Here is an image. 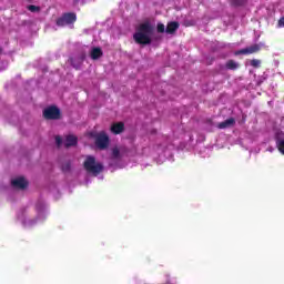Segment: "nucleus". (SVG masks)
<instances>
[{
  "label": "nucleus",
  "mask_w": 284,
  "mask_h": 284,
  "mask_svg": "<svg viewBox=\"0 0 284 284\" xmlns=\"http://www.w3.org/2000/svg\"><path fill=\"white\" fill-rule=\"evenodd\" d=\"M28 10L30 12H40L41 8H39L38 6L31 4L28 7Z\"/></svg>",
  "instance_id": "nucleus-20"
},
{
  "label": "nucleus",
  "mask_w": 284,
  "mask_h": 284,
  "mask_svg": "<svg viewBox=\"0 0 284 284\" xmlns=\"http://www.w3.org/2000/svg\"><path fill=\"white\" fill-rule=\"evenodd\" d=\"M278 26H280V28H284V18H281L278 20Z\"/></svg>",
  "instance_id": "nucleus-24"
},
{
  "label": "nucleus",
  "mask_w": 284,
  "mask_h": 284,
  "mask_svg": "<svg viewBox=\"0 0 284 284\" xmlns=\"http://www.w3.org/2000/svg\"><path fill=\"white\" fill-rule=\"evenodd\" d=\"M152 34H154V26L150 22H143L133 34V39L140 45H150L152 43Z\"/></svg>",
  "instance_id": "nucleus-1"
},
{
  "label": "nucleus",
  "mask_w": 284,
  "mask_h": 284,
  "mask_svg": "<svg viewBox=\"0 0 284 284\" xmlns=\"http://www.w3.org/2000/svg\"><path fill=\"white\" fill-rule=\"evenodd\" d=\"M226 70H237L239 68V62L234 60H229L225 64Z\"/></svg>",
  "instance_id": "nucleus-17"
},
{
  "label": "nucleus",
  "mask_w": 284,
  "mask_h": 284,
  "mask_svg": "<svg viewBox=\"0 0 284 284\" xmlns=\"http://www.w3.org/2000/svg\"><path fill=\"white\" fill-rule=\"evenodd\" d=\"M92 136H94L95 145L99 150H108V146L110 145V136H108L105 131H101L100 133H97Z\"/></svg>",
  "instance_id": "nucleus-4"
},
{
  "label": "nucleus",
  "mask_w": 284,
  "mask_h": 284,
  "mask_svg": "<svg viewBox=\"0 0 284 284\" xmlns=\"http://www.w3.org/2000/svg\"><path fill=\"white\" fill-rule=\"evenodd\" d=\"M251 65H252L253 68H261V60L253 59V60L251 61Z\"/></svg>",
  "instance_id": "nucleus-21"
},
{
  "label": "nucleus",
  "mask_w": 284,
  "mask_h": 284,
  "mask_svg": "<svg viewBox=\"0 0 284 284\" xmlns=\"http://www.w3.org/2000/svg\"><path fill=\"white\" fill-rule=\"evenodd\" d=\"M263 45H265V44H263V43L253 44L245 49H241L240 51L236 52V54H254V53L258 52L261 50V48H263Z\"/></svg>",
  "instance_id": "nucleus-8"
},
{
  "label": "nucleus",
  "mask_w": 284,
  "mask_h": 284,
  "mask_svg": "<svg viewBox=\"0 0 284 284\" xmlns=\"http://www.w3.org/2000/svg\"><path fill=\"white\" fill-rule=\"evenodd\" d=\"M84 170H87L89 174L98 176V174H101V171L103 170V163L97 162L94 156L88 155L84 161Z\"/></svg>",
  "instance_id": "nucleus-2"
},
{
  "label": "nucleus",
  "mask_w": 284,
  "mask_h": 284,
  "mask_svg": "<svg viewBox=\"0 0 284 284\" xmlns=\"http://www.w3.org/2000/svg\"><path fill=\"white\" fill-rule=\"evenodd\" d=\"M55 143L58 145V148H60L61 143H63V140L61 139V136H55Z\"/></svg>",
  "instance_id": "nucleus-23"
},
{
  "label": "nucleus",
  "mask_w": 284,
  "mask_h": 284,
  "mask_svg": "<svg viewBox=\"0 0 284 284\" xmlns=\"http://www.w3.org/2000/svg\"><path fill=\"white\" fill-rule=\"evenodd\" d=\"M36 210L38 212V217L36 220H28L26 217H19V220L21 221L22 225L24 227H32V225H37V221H39V219H45V214L43 212H45V202H38L36 205Z\"/></svg>",
  "instance_id": "nucleus-3"
},
{
  "label": "nucleus",
  "mask_w": 284,
  "mask_h": 284,
  "mask_svg": "<svg viewBox=\"0 0 284 284\" xmlns=\"http://www.w3.org/2000/svg\"><path fill=\"white\" fill-rule=\"evenodd\" d=\"M156 30L158 32H160L161 34H163V32H165L166 28H165V24L163 23H158V27H156Z\"/></svg>",
  "instance_id": "nucleus-19"
},
{
  "label": "nucleus",
  "mask_w": 284,
  "mask_h": 284,
  "mask_svg": "<svg viewBox=\"0 0 284 284\" xmlns=\"http://www.w3.org/2000/svg\"><path fill=\"white\" fill-rule=\"evenodd\" d=\"M112 159L113 160L121 159V151L119 150V148H113L112 149Z\"/></svg>",
  "instance_id": "nucleus-18"
},
{
  "label": "nucleus",
  "mask_w": 284,
  "mask_h": 284,
  "mask_svg": "<svg viewBox=\"0 0 284 284\" xmlns=\"http://www.w3.org/2000/svg\"><path fill=\"white\" fill-rule=\"evenodd\" d=\"M83 61H85V55H80L70 59V63L73 68H75V70H79V68L83 65Z\"/></svg>",
  "instance_id": "nucleus-10"
},
{
  "label": "nucleus",
  "mask_w": 284,
  "mask_h": 284,
  "mask_svg": "<svg viewBox=\"0 0 284 284\" xmlns=\"http://www.w3.org/2000/svg\"><path fill=\"white\" fill-rule=\"evenodd\" d=\"M78 141H79V140L77 139V136H74V135H68V136L65 138V140H64V145H65L67 148H72V146L77 145Z\"/></svg>",
  "instance_id": "nucleus-14"
},
{
  "label": "nucleus",
  "mask_w": 284,
  "mask_h": 284,
  "mask_svg": "<svg viewBox=\"0 0 284 284\" xmlns=\"http://www.w3.org/2000/svg\"><path fill=\"white\" fill-rule=\"evenodd\" d=\"M77 21V13H64L61 18L57 20V26L63 28L65 26H70Z\"/></svg>",
  "instance_id": "nucleus-6"
},
{
  "label": "nucleus",
  "mask_w": 284,
  "mask_h": 284,
  "mask_svg": "<svg viewBox=\"0 0 284 284\" xmlns=\"http://www.w3.org/2000/svg\"><path fill=\"white\" fill-rule=\"evenodd\" d=\"M125 130V124L123 122L113 123L111 126V132L113 134H121Z\"/></svg>",
  "instance_id": "nucleus-11"
},
{
  "label": "nucleus",
  "mask_w": 284,
  "mask_h": 284,
  "mask_svg": "<svg viewBox=\"0 0 284 284\" xmlns=\"http://www.w3.org/2000/svg\"><path fill=\"white\" fill-rule=\"evenodd\" d=\"M43 116L48 121H57L61 116V110L57 106H49L43 110Z\"/></svg>",
  "instance_id": "nucleus-5"
},
{
  "label": "nucleus",
  "mask_w": 284,
  "mask_h": 284,
  "mask_svg": "<svg viewBox=\"0 0 284 284\" xmlns=\"http://www.w3.org/2000/svg\"><path fill=\"white\" fill-rule=\"evenodd\" d=\"M11 185L14 190H26L28 187V180L23 176L11 180Z\"/></svg>",
  "instance_id": "nucleus-7"
},
{
  "label": "nucleus",
  "mask_w": 284,
  "mask_h": 284,
  "mask_svg": "<svg viewBox=\"0 0 284 284\" xmlns=\"http://www.w3.org/2000/svg\"><path fill=\"white\" fill-rule=\"evenodd\" d=\"M179 30V22L172 21L169 22L165 29L166 34H174Z\"/></svg>",
  "instance_id": "nucleus-12"
},
{
  "label": "nucleus",
  "mask_w": 284,
  "mask_h": 284,
  "mask_svg": "<svg viewBox=\"0 0 284 284\" xmlns=\"http://www.w3.org/2000/svg\"><path fill=\"white\" fill-rule=\"evenodd\" d=\"M236 123V121L234 120V118L227 119L224 122H221L220 124H217V128L220 130H225L226 128H232V125H234Z\"/></svg>",
  "instance_id": "nucleus-13"
},
{
  "label": "nucleus",
  "mask_w": 284,
  "mask_h": 284,
  "mask_svg": "<svg viewBox=\"0 0 284 284\" xmlns=\"http://www.w3.org/2000/svg\"><path fill=\"white\" fill-rule=\"evenodd\" d=\"M1 52H3V49L0 48V55H1Z\"/></svg>",
  "instance_id": "nucleus-25"
},
{
  "label": "nucleus",
  "mask_w": 284,
  "mask_h": 284,
  "mask_svg": "<svg viewBox=\"0 0 284 284\" xmlns=\"http://www.w3.org/2000/svg\"><path fill=\"white\" fill-rule=\"evenodd\" d=\"M61 170L64 174H68L72 170V163L70 161H64L61 165Z\"/></svg>",
  "instance_id": "nucleus-16"
},
{
  "label": "nucleus",
  "mask_w": 284,
  "mask_h": 284,
  "mask_svg": "<svg viewBox=\"0 0 284 284\" xmlns=\"http://www.w3.org/2000/svg\"><path fill=\"white\" fill-rule=\"evenodd\" d=\"M232 4L235 7L245 6V0H233Z\"/></svg>",
  "instance_id": "nucleus-22"
},
{
  "label": "nucleus",
  "mask_w": 284,
  "mask_h": 284,
  "mask_svg": "<svg viewBox=\"0 0 284 284\" xmlns=\"http://www.w3.org/2000/svg\"><path fill=\"white\" fill-rule=\"evenodd\" d=\"M101 57H103V51L101 50V48L95 47L91 50V59L97 61V59H101Z\"/></svg>",
  "instance_id": "nucleus-15"
},
{
  "label": "nucleus",
  "mask_w": 284,
  "mask_h": 284,
  "mask_svg": "<svg viewBox=\"0 0 284 284\" xmlns=\"http://www.w3.org/2000/svg\"><path fill=\"white\" fill-rule=\"evenodd\" d=\"M275 141L277 145V150H280L281 154H284V132L283 131L276 132Z\"/></svg>",
  "instance_id": "nucleus-9"
}]
</instances>
